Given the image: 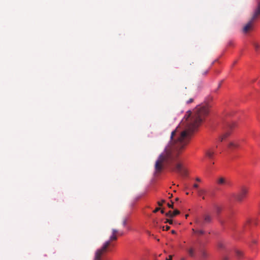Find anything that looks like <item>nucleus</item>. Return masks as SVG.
<instances>
[{
  "mask_svg": "<svg viewBox=\"0 0 260 260\" xmlns=\"http://www.w3.org/2000/svg\"><path fill=\"white\" fill-rule=\"evenodd\" d=\"M203 256L204 257H206V253H205V252H204V253H203Z\"/></svg>",
  "mask_w": 260,
  "mask_h": 260,
  "instance_id": "obj_37",
  "label": "nucleus"
},
{
  "mask_svg": "<svg viewBox=\"0 0 260 260\" xmlns=\"http://www.w3.org/2000/svg\"><path fill=\"white\" fill-rule=\"evenodd\" d=\"M252 243H254V244H255L256 243V240L254 239L252 240Z\"/></svg>",
  "mask_w": 260,
  "mask_h": 260,
  "instance_id": "obj_33",
  "label": "nucleus"
},
{
  "mask_svg": "<svg viewBox=\"0 0 260 260\" xmlns=\"http://www.w3.org/2000/svg\"><path fill=\"white\" fill-rule=\"evenodd\" d=\"M233 126H234V124H230L229 125V127L230 128H231Z\"/></svg>",
  "mask_w": 260,
  "mask_h": 260,
  "instance_id": "obj_31",
  "label": "nucleus"
},
{
  "mask_svg": "<svg viewBox=\"0 0 260 260\" xmlns=\"http://www.w3.org/2000/svg\"><path fill=\"white\" fill-rule=\"evenodd\" d=\"M192 230L194 234H199V235H203L205 234V231L202 230H196L194 229H192Z\"/></svg>",
  "mask_w": 260,
  "mask_h": 260,
  "instance_id": "obj_13",
  "label": "nucleus"
},
{
  "mask_svg": "<svg viewBox=\"0 0 260 260\" xmlns=\"http://www.w3.org/2000/svg\"><path fill=\"white\" fill-rule=\"evenodd\" d=\"M116 233H117V231L116 230H115V238H114V239L115 240H116Z\"/></svg>",
  "mask_w": 260,
  "mask_h": 260,
  "instance_id": "obj_29",
  "label": "nucleus"
},
{
  "mask_svg": "<svg viewBox=\"0 0 260 260\" xmlns=\"http://www.w3.org/2000/svg\"><path fill=\"white\" fill-rule=\"evenodd\" d=\"M218 185H230V182L229 180L223 177H219L216 181Z\"/></svg>",
  "mask_w": 260,
  "mask_h": 260,
  "instance_id": "obj_6",
  "label": "nucleus"
},
{
  "mask_svg": "<svg viewBox=\"0 0 260 260\" xmlns=\"http://www.w3.org/2000/svg\"><path fill=\"white\" fill-rule=\"evenodd\" d=\"M222 260H228L227 257H224Z\"/></svg>",
  "mask_w": 260,
  "mask_h": 260,
  "instance_id": "obj_39",
  "label": "nucleus"
},
{
  "mask_svg": "<svg viewBox=\"0 0 260 260\" xmlns=\"http://www.w3.org/2000/svg\"><path fill=\"white\" fill-rule=\"evenodd\" d=\"M167 206L169 208L173 209V202H172L171 204L168 203L167 204Z\"/></svg>",
  "mask_w": 260,
  "mask_h": 260,
  "instance_id": "obj_20",
  "label": "nucleus"
},
{
  "mask_svg": "<svg viewBox=\"0 0 260 260\" xmlns=\"http://www.w3.org/2000/svg\"><path fill=\"white\" fill-rule=\"evenodd\" d=\"M214 208L215 210V212L217 215H219L220 213L222 211V207L217 205H214Z\"/></svg>",
  "mask_w": 260,
  "mask_h": 260,
  "instance_id": "obj_9",
  "label": "nucleus"
},
{
  "mask_svg": "<svg viewBox=\"0 0 260 260\" xmlns=\"http://www.w3.org/2000/svg\"><path fill=\"white\" fill-rule=\"evenodd\" d=\"M165 223H169L170 224H173V220L172 219H166Z\"/></svg>",
  "mask_w": 260,
  "mask_h": 260,
  "instance_id": "obj_21",
  "label": "nucleus"
},
{
  "mask_svg": "<svg viewBox=\"0 0 260 260\" xmlns=\"http://www.w3.org/2000/svg\"><path fill=\"white\" fill-rule=\"evenodd\" d=\"M193 99L192 98H190L189 100H188L187 102H186V103L187 104H190L191 103L193 102Z\"/></svg>",
  "mask_w": 260,
  "mask_h": 260,
  "instance_id": "obj_24",
  "label": "nucleus"
},
{
  "mask_svg": "<svg viewBox=\"0 0 260 260\" xmlns=\"http://www.w3.org/2000/svg\"><path fill=\"white\" fill-rule=\"evenodd\" d=\"M230 135V131H228L222 136H221L220 137V141H223L224 139H225V138H226Z\"/></svg>",
  "mask_w": 260,
  "mask_h": 260,
  "instance_id": "obj_11",
  "label": "nucleus"
},
{
  "mask_svg": "<svg viewBox=\"0 0 260 260\" xmlns=\"http://www.w3.org/2000/svg\"><path fill=\"white\" fill-rule=\"evenodd\" d=\"M196 181H199V182L201 181V179L199 178H197L196 179Z\"/></svg>",
  "mask_w": 260,
  "mask_h": 260,
  "instance_id": "obj_32",
  "label": "nucleus"
},
{
  "mask_svg": "<svg viewBox=\"0 0 260 260\" xmlns=\"http://www.w3.org/2000/svg\"><path fill=\"white\" fill-rule=\"evenodd\" d=\"M260 17V1L257 3V6L253 12V14L250 20L243 28V32L246 34L251 31L253 27V24L255 20Z\"/></svg>",
  "mask_w": 260,
  "mask_h": 260,
  "instance_id": "obj_2",
  "label": "nucleus"
},
{
  "mask_svg": "<svg viewBox=\"0 0 260 260\" xmlns=\"http://www.w3.org/2000/svg\"><path fill=\"white\" fill-rule=\"evenodd\" d=\"M188 216V214L185 215V217H186V218H187Z\"/></svg>",
  "mask_w": 260,
  "mask_h": 260,
  "instance_id": "obj_40",
  "label": "nucleus"
},
{
  "mask_svg": "<svg viewBox=\"0 0 260 260\" xmlns=\"http://www.w3.org/2000/svg\"><path fill=\"white\" fill-rule=\"evenodd\" d=\"M113 237H114V230H113V234L111 236V238L112 239L113 238Z\"/></svg>",
  "mask_w": 260,
  "mask_h": 260,
  "instance_id": "obj_35",
  "label": "nucleus"
},
{
  "mask_svg": "<svg viewBox=\"0 0 260 260\" xmlns=\"http://www.w3.org/2000/svg\"><path fill=\"white\" fill-rule=\"evenodd\" d=\"M160 212L162 214H164L165 213V211H164V210L163 209L161 210Z\"/></svg>",
  "mask_w": 260,
  "mask_h": 260,
  "instance_id": "obj_34",
  "label": "nucleus"
},
{
  "mask_svg": "<svg viewBox=\"0 0 260 260\" xmlns=\"http://www.w3.org/2000/svg\"><path fill=\"white\" fill-rule=\"evenodd\" d=\"M208 113V106H197L193 111L192 117L187 122L185 129L181 133L176 140L174 139L176 130L171 133L169 143L155 162V170L156 173H160L166 164L170 166L171 171H175L182 176H187V170L181 163L177 162L178 157L181 150L188 143L191 134L201 124Z\"/></svg>",
  "mask_w": 260,
  "mask_h": 260,
  "instance_id": "obj_1",
  "label": "nucleus"
},
{
  "mask_svg": "<svg viewBox=\"0 0 260 260\" xmlns=\"http://www.w3.org/2000/svg\"><path fill=\"white\" fill-rule=\"evenodd\" d=\"M165 202V200H162L160 202H158L157 204L159 206H162L164 203Z\"/></svg>",
  "mask_w": 260,
  "mask_h": 260,
  "instance_id": "obj_19",
  "label": "nucleus"
},
{
  "mask_svg": "<svg viewBox=\"0 0 260 260\" xmlns=\"http://www.w3.org/2000/svg\"><path fill=\"white\" fill-rule=\"evenodd\" d=\"M172 196H172V194H171V196L169 197V198H172Z\"/></svg>",
  "mask_w": 260,
  "mask_h": 260,
  "instance_id": "obj_43",
  "label": "nucleus"
},
{
  "mask_svg": "<svg viewBox=\"0 0 260 260\" xmlns=\"http://www.w3.org/2000/svg\"><path fill=\"white\" fill-rule=\"evenodd\" d=\"M253 45L256 51L260 48V46L257 43H253Z\"/></svg>",
  "mask_w": 260,
  "mask_h": 260,
  "instance_id": "obj_17",
  "label": "nucleus"
},
{
  "mask_svg": "<svg viewBox=\"0 0 260 260\" xmlns=\"http://www.w3.org/2000/svg\"><path fill=\"white\" fill-rule=\"evenodd\" d=\"M212 220V217L211 215L208 214H205L202 217H196L195 219V223L198 226L203 228L207 224L211 223Z\"/></svg>",
  "mask_w": 260,
  "mask_h": 260,
  "instance_id": "obj_3",
  "label": "nucleus"
},
{
  "mask_svg": "<svg viewBox=\"0 0 260 260\" xmlns=\"http://www.w3.org/2000/svg\"><path fill=\"white\" fill-rule=\"evenodd\" d=\"M109 246L110 242H106L101 248L95 251L94 260H102V257L108 251Z\"/></svg>",
  "mask_w": 260,
  "mask_h": 260,
  "instance_id": "obj_4",
  "label": "nucleus"
},
{
  "mask_svg": "<svg viewBox=\"0 0 260 260\" xmlns=\"http://www.w3.org/2000/svg\"><path fill=\"white\" fill-rule=\"evenodd\" d=\"M238 147V144L235 142H231L229 145L228 147L231 149H234L237 148Z\"/></svg>",
  "mask_w": 260,
  "mask_h": 260,
  "instance_id": "obj_10",
  "label": "nucleus"
},
{
  "mask_svg": "<svg viewBox=\"0 0 260 260\" xmlns=\"http://www.w3.org/2000/svg\"><path fill=\"white\" fill-rule=\"evenodd\" d=\"M187 252L190 256L193 257L194 256V250L192 248L188 249Z\"/></svg>",
  "mask_w": 260,
  "mask_h": 260,
  "instance_id": "obj_12",
  "label": "nucleus"
},
{
  "mask_svg": "<svg viewBox=\"0 0 260 260\" xmlns=\"http://www.w3.org/2000/svg\"><path fill=\"white\" fill-rule=\"evenodd\" d=\"M160 210V208H155V209L153 211V212L154 213H156L157 212V211H158L159 210Z\"/></svg>",
  "mask_w": 260,
  "mask_h": 260,
  "instance_id": "obj_25",
  "label": "nucleus"
},
{
  "mask_svg": "<svg viewBox=\"0 0 260 260\" xmlns=\"http://www.w3.org/2000/svg\"><path fill=\"white\" fill-rule=\"evenodd\" d=\"M198 186H198V184L195 183V184H193V187H194V188H198Z\"/></svg>",
  "mask_w": 260,
  "mask_h": 260,
  "instance_id": "obj_26",
  "label": "nucleus"
},
{
  "mask_svg": "<svg viewBox=\"0 0 260 260\" xmlns=\"http://www.w3.org/2000/svg\"><path fill=\"white\" fill-rule=\"evenodd\" d=\"M206 190L204 189L200 188V189H198V196H199L200 197H202V199L203 200H204L205 199L204 194L206 193Z\"/></svg>",
  "mask_w": 260,
  "mask_h": 260,
  "instance_id": "obj_8",
  "label": "nucleus"
},
{
  "mask_svg": "<svg viewBox=\"0 0 260 260\" xmlns=\"http://www.w3.org/2000/svg\"><path fill=\"white\" fill-rule=\"evenodd\" d=\"M128 219H129L128 216H126L124 217L123 221H122V224L124 226H126L127 221H128Z\"/></svg>",
  "mask_w": 260,
  "mask_h": 260,
  "instance_id": "obj_15",
  "label": "nucleus"
},
{
  "mask_svg": "<svg viewBox=\"0 0 260 260\" xmlns=\"http://www.w3.org/2000/svg\"><path fill=\"white\" fill-rule=\"evenodd\" d=\"M206 156L209 159H212L214 154V151L212 149L207 150L205 152Z\"/></svg>",
  "mask_w": 260,
  "mask_h": 260,
  "instance_id": "obj_7",
  "label": "nucleus"
},
{
  "mask_svg": "<svg viewBox=\"0 0 260 260\" xmlns=\"http://www.w3.org/2000/svg\"><path fill=\"white\" fill-rule=\"evenodd\" d=\"M236 254L238 258H241L243 256L242 252L239 250L236 251Z\"/></svg>",
  "mask_w": 260,
  "mask_h": 260,
  "instance_id": "obj_14",
  "label": "nucleus"
},
{
  "mask_svg": "<svg viewBox=\"0 0 260 260\" xmlns=\"http://www.w3.org/2000/svg\"><path fill=\"white\" fill-rule=\"evenodd\" d=\"M208 72H209V70H207V71H206L205 72H204L203 73V75H206V74L208 73Z\"/></svg>",
  "mask_w": 260,
  "mask_h": 260,
  "instance_id": "obj_27",
  "label": "nucleus"
},
{
  "mask_svg": "<svg viewBox=\"0 0 260 260\" xmlns=\"http://www.w3.org/2000/svg\"><path fill=\"white\" fill-rule=\"evenodd\" d=\"M165 215L167 217L172 218V212L171 211H169L165 214Z\"/></svg>",
  "mask_w": 260,
  "mask_h": 260,
  "instance_id": "obj_18",
  "label": "nucleus"
},
{
  "mask_svg": "<svg viewBox=\"0 0 260 260\" xmlns=\"http://www.w3.org/2000/svg\"><path fill=\"white\" fill-rule=\"evenodd\" d=\"M218 246L220 248H222L224 247V244H223V243L220 242V243H218Z\"/></svg>",
  "mask_w": 260,
  "mask_h": 260,
  "instance_id": "obj_22",
  "label": "nucleus"
},
{
  "mask_svg": "<svg viewBox=\"0 0 260 260\" xmlns=\"http://www.w3.org/2000/svg\"><path fill=\"white\" fill-rule=\"evenodd\" d=\"M171 232L172 234H175L176 233V232L174 230H172Z\"/></svg>",
  "mask_w": 260,
  "mask_h": 260,
  "instance_id": "obj_38",
  "label": "nucleus"
},
{
  "mask_svg": "<svg viewBox=\"0 0 260 260\" xmlns=\"http://www.w3.org/2000/svg\"><path fill=\"white\" fill-rule=\"evenodd\" d=\"M181 260H185V258H182Z\"/></svg>",
  "mask_w": 260,
  "mask_h": 260,
  "instance_id": "obj_41",
  "label": "nucleus"
},
{
  "mask_svg": "<svg viewBox=\"0 0 260 260\" xmlns=\"http://www.w3.org/2000/svg\"><path fill=\"white\" fill-rule=\"evenodd\" d=\"M179 214H180V211L179 210H176V209L174 211V212H172V218Z\"/></svg>",
  "mask_w": 260,
  "mask_h": 260,
  "instance_id": "obj_16",
  "label": "nucleus"
},
{
  "mask_svg": "<svg viewBox=\"0 0 260 260\" xmlns=\"http://www.w3.org/2000/svg\"><path fill=\"white\" fill-rule=\"evenodd\" d=\"M170 226H169L167 225L166 227L163 226V228H162V230H163L164 231H168V230L170 229Z\"/></svg>",
  "mask_w": 260,
  "mask_h": 260,
  "instance_id": "obj_23",
  "label": "nucleus"
},
{
  "mask_svg": "<svg viewBox=\"0 0 260 260\" xmlns=\"http://www.w3.org/2000/svg\"><path fill=\"white\" fill-rule=\"evenodd\" d=\"M232 44H233V43H232V41H229V42L228 43V45H229V46L232 45Z\"/></svg>",
  "mask_w": 260,
  "mask_h": 260,
  "instance_id": "obj_30",
  "label": "nucleus"
},
{
  "mask_svg": "<svg viewBox=\"0 0 260 260\" xmlns=\"http://www.w3.org/2000/svg\"><path fill=\"white\" fill-rule=\"evenodd\" d=\"M166 260H172V256L170 255L169 258H167Z\"/></svg>",
  "mask_w": 260,
  "mask_h": 260,
  "instance_id": "obj_28",
  "label": "nucleus"
},
{
  "mask_svg": "<svg viewBox=\"0 0 260 260\" xmlns=\"http://www.w3.org/2000/svg\"><path fill=\"white\" fill-rule=\"evenodd\" d=\"M190 116V113H189L188 114V115L187 116V117H186V120H187V119Z\"/></svg>",
  "mask_w": 260,
  "mask_h": 260,
  "instance_id": "obj_36",
  "label": "nucleus"
},
{
  "mask_svg": "<svg viewBox=\"0 0 260 260\" xmlns=\"http://www.w3.org/2000/svg\"><path fill=\"white\" fill-rule=\"evenodd\" d=\"M179 199L178 198H176V201H178Z\"/></svg>",
  "mask_w": 260,
  "mask_h": 260,
  "instance_id": "obj_42",
  "label": "nucleus"
},
{
  "mask_svg": "<svg viewBox=\"0 0 260 260\" xmlns=\"http://www.w3.org/2000/svg\"><path fill=\"white\" fill-rule=\"evenodd\" d=\"M248 191L246 187H242L240 191L235 196V199L238 202L242 201L246 198Z\"/></svg>",
  "mask_w": 260,
  "mask_h": 260,
  "instance_id": "obj_5",
  "label": "nucleus"
}]
</instances>
